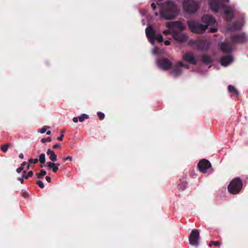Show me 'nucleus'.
I'll return each instance as SVG.
<instances>
[{
	"label": "nucleus",
	"mask_w": 248,
	"mask_h": 248,
	"mask_svg": "<svg viewBox=\"0 0 248 248\" xmlns=\"http://www.w3.org/2000/svg\"><path fill=\"white\" fill-rule=\"evenodd\" d=\"M64 130L61 131L62 135H60V137L57 138L58 140H59L60 141H62V140L63 137L64 136Z\"/></svg>",
	"instance_id": "473e14b6"
},
{
	"label": "nucleus",
	"mask_w": 248,
	"mask_h": 248,
	"mask_svg": "<svg viewBox=\"0 0 248 248\" xmlns=\"http://www.w3.org/2000/svg\"><path fill=\"white\" fill-rule=\"evenodd\" d=\"M68 159L71 160V157L70 156H67L66 157L63 158L64 161H66Z\"/></svg>",
	"instance_id": "a19ab883"
},
{
	"label": "nucleus",
	"mask_w": 248,
	"mask_h": 248,
	"mask_svg": "<svg viewBox=\"0 0 248 248\" xmlns=\"http://www.w3.org/2000/svg\"><path fill=\"white\" fill-rule=\"evenodd\" d=\"M89 118V116L86 114H83L78 117L79 121L80 122H83L85 119Z\"/></svg>",
	"instance_id": "393cba45"
},
{
	"label": "nucleus",
	"mask_w": 248,
	"mask_h": 248,
	"mask_svg": "<svg viewBox=\"0 0 248 248\" xmlns=\"http://www.w3.org/2000/svg\"><path fill=\"white\" fill-rule=\"evenodd\" d=\"M38 162V158H35V159L30 158L29 160V163L36 164Z\"/></svg>",
	"instance_id": "7c9ffc66"
},
{
	"label": "nucleus",
	"mask_w": 248,
	"mask_h": 248,
	"mask_svg": "<svg viewBox=\"0 0 248 248\" xmlns=\"http://www.w3.org/2000/svg\"><path fill=\"white\" fill-rule=\"evenodd\" d=\"M213 245H215L216 246H219L220 245V243L218 241L214 242V241H211L209 244V246L211 247Z\"/></svg>",
	"instance_id": "c756f323"
},
{
	"label": "nucleus",
	"mask_w": 248,
	"mask_h": 248,
	"mask_svg": "<svg viewBox=\"0 0 248 248\" xmlns=\"http://www.w3.org/2000/svg\"><path fill=\"white\" fill-rule=\"evenodd\" d=\"M177 65L178 66H179V67H185L186 69H188L189 68V67L188 66H187L186 65L183 64L181 62H178L177 63Z\"/></svg>",
	"instance_id": "f704fd0d"
},
{
	"label": "nucleus",
	"mask_w": 248,
	"mask_h": 248,
	"mask_svg": "<svg viewBox=\"0 0 248 248\" xmlns=\"http://www.w3.org/2000/svg\"><path fill=\"white\" fill-rule=\"evenodd\" d=\"M242 182L239 178H235L232 180L228 186L230 193L236 194L240 192L242 188Z\"/></svg>",
	"instance_id": "0eeeda50"
},
{
	"label": "nucleus",
	"mask_w": 248,
	"mask_h": 248,
	"mask_svg": "<svg viewBox=\"0 0 248 248\" xmlns=\"http://www.w3.org/2000/svg\"><path fill=\"white\" fill-rule=\"evenodd\" d=\"M54 148H61V146L59 144H56L53 146Z\"/></svg>",
	"instance_id": "37998d69"
},
{
	"label": "nucleus",
	"mask_w": 248,
	"mask_h": 248,
	"mask_svg": "<svg viewBox=\"0 0 248 248\" xmlns=\"http://www.w3.org/2000/svg\"><path fill=\"white\" fill-rule=\"evenodd\" d=\"M244 24V22L243 20H242L239 24H237V23L235 25V26L233 28H231L230 29V30H239L241 29V28L243 26Z\"/></svg>",
	"instance_id": "6ab92c4d"
},
{
	"label": "nucleus",
	"mask_w": 248,
	"mask_h": 248,
	"mask_svg": "<svg viewBox=\"0 0 248 248\" xmlns=\"http://www.w3.org/2000/svg\"><path fill=\"white\" fill-rule=\"evenodd\" d=\"M211 167V163L209 161L206 159L202 160L198 164V168L200 170L202 173H205L207 170Z\"/></svg>",
	"instance_id": "1a4fd4ad"
},
{
	"label": "nucleus",
	"mask_w": 248,
	"mask_h": 248,
	"mask_svg": "<svg viewBox=\"0 0 248 248\" xmlns=\"http://www.w3.org/2000/svg\"><path fill=\"white\" fill-rule=\"evenodd\" d=\"M46 134H47V135H50V134H51V131H47V132H46Z\"/></svg>",
	"instance_id": "09e8293b"
},
{
	"label": "nucleus",
	"mask_w": 248,
	"mask_h": 248,
	"mask_svg": "<svg viewBox=\"0 0 248 248\" xmlns=\"http://www.w3.org/2000/svg\"><path fill=\"white\" fill-rule=\"evenodd\" d=\"M206 42L205 41L201 40L197 42V46L199 49H204Z\"/></svg>",
	"instance_id": "412c9836"
},
{
	"label": "nucleus",
	"mask_w": 248,
	"mask_h": 248,
	"mask_svg": "<svg viewBox=\"0 0 248 248\" xmlns=\"http://www.w3.org/2000/svg\"><path fill=\"white\" fill-rule=\"evenodd\" d=\"M46 180L48 182H50V181H51V178H50V177H49V176H46Z\"/></svg>",
	"instance_id": "a18cd8bd"
},
{
	"label": "nucleus",
	"mask_w": 248,
	"mask_h": 248,
	"mask_svg": "<svg viewBox=\"0 0 248 248\" xmlns=\"http://www.w3.org/2000/svg\"><path fill=\"white\" fill-rule=\"evenodd\" d=\"M73 121L74 123H77L78 122V118L77 117H74Z\"/></svg>",
	"instance_id": "c03bdc74"
},
{
	"label": "nucleus",
	"mask_w": 248,
	"mask_h": 248,
	"mask_svg": "<svg viewBox=\"0 0 248 248\" xmlns=\"http://www.w3.org/2000/svg\"><path fill=\"white\" fill-rule=\"evenodd\" d=\"M158 67L163 70L169 69L171 65V62L166 59H163L157 62Z\"/></svg>",
	"instance_id": "9d476101"
},
{
	"label": "nucleus",
	"mask_w": 248,
	"mask_h": 248,
	"mask_svg": "<svg viewBox=\"0 0 248 248\" xmlns=\"http://www.w3.org/2000/svg\"><path fill=\"white\" fill-rule=\"evenodd\" d=\"M181 72L180 67H177L173 70L172 74L174 77H177L181 74Z\"/></svg>",
	"instance_id": "4be33fe9"
},
{
	"label": "nucleus",
	"mask_w": 248,
	"mask_h": 248,
	"mask_svg": "<svg viewBox=\"0 0 248 248\" xmlns=\"http://www.w3.org/2000/svg\"><path fill=\"white\" fill-rule=\"evenodd\" d=\"M187 24L192 32L198 34L203 33L209 26H216L217 25L215 19L209 15L204 16L202 18L201 23L195 21H189Z\"/></svg>",
	"instance_id": "f03ea898"
},
{
	"label": "nucleus",
	"mask_w": 248,
	"mask_h": 248,
	"mask_svg": "<svg viewBox=\"0 0 248 248\" xmlns=\"http://www.w3.org/2000/svg\"><path fill=\"white\" fill-rule=\"evenodd\" d=\"M146 35L150 43L153 45L156 40L158 43L162 42L163 36L160 34H156L154 29L150 26L148 27L145 30Z\"/></svg>",
	"instance_id": "423d86ee"
},
{
	"label": "nucleus",
	"mask_w": 248,
	"mask_h": 248,
	"mask_svg": "<svg viewBox=\"0 0 248 248\" xmlns=\"http://www.w3.org/2000/svg\"><path fill=\"white\" fill-rule=\"evenodd\" d=\"M199 231L197 230H193L189 237L190 245L194 246H197L199 245L198 240L199 239Z\"/></svg>",
	"instance_id": "6e6552de"
},
{
	"label": "nucleus",
	"mask_w": 248,
	"mask_h": 248,
	"mask_svg": "<svg viewBox=\"0 0 248 248\" xmlns=\"http://www.w3.org/2000/svg\"><path fill=\"white\" fill-rule=\"evenodd\" d=\"M49 128H50L49 126H44L41 129H40L38 130V132H39L41 134H44L46 131L47 129H49Z\"/></svg>",
	"instance_id": "a878e982"
},
{
	"label": "nucleus",
	"mask_w": 248,
	"mask_h": 248,
	"mask_svg": "<svg viewBox=\"0 0 248 248\" xmlns=\"http://www.w3.org/2000/svg\"><path fill=\"white\" fill-rule=\"evenodd\" d=\"M183 59L189 63L195 64L196 63V59L194 55L190 52L185 53L183 56Z\"/></svg>",
	"instance_id": "f8f14e48"
},
{
	"label": "nucleus",
	"mask_w": 248,
	"mask_h": 248,
	"mask_svg": "<svg viewBox=\"0 0 248 248\" xmlns=\"http://www.w3.org/2000/svg\"><path fill=\"white\" fill-rule=\"evenodd\" d=\"M47 154L49 155V159L50 160L53 162L57 161V155L53 150L48 149L47 151Z\"/></svg>",
	"instance_id": "f3484780"
},
{
	"label": "nucleus",
	"mask_w": 248,
	"mask_h": 248,
	"mask_svg": "<svg viewBox=\"0 0 248 248\" xmlns=\"http://www.w3.org/2000/svg\"><path fill=\"white\" fill-rule=\"evenodd\" d=\"M26 162H23L22 164H21V167H22L23 168L24 167V166L25 165H26Z\"/></svg>",
	"instance_id": "de8ad7c7"
},
{
	"label": "nucleus",
	"mask_w": 248,
	"mask_h": 248,
	"mask_svg": "<svg viewBox=\"0 0 248 248\" xmlns=\"http://www.w3.org/2000/svg\"><path fill=\"white\" fill-rule=\"evenodd\" d=\"M220 47L221 50L224 52H229L232 50V45L228 42L221 43Z\"/></svg>",
	"instance_id": "2eb2a0df"
},
{
	"label": "nucleus",
	"mask_w": 248,
	"mask_h": 248,
	"mask_svg": "<svg viewBox=\"0 0 248 248\" xmlns=\"http://www.w3.org/2000/svg\"><path fill=\"white\" fill-rule=\"evenodd\" d=\"M151 6H152V8H153V10H155V9H156V6H155V4L154 3H152L151 4Z\"/></svg>",
	"instance_id": "ea45409f"
},
{
	"label": "nucleus",
	"mask_w": 248,
	"mask_h": 248,
	"mask_svg": "<svg viewBox=\"0 0 248 248\" xmlns=\"http://www.w3.org/2000/svg\"><path fill=\"white\" fill-rule=\"evenodd\" d=\"M201 59L202 62L205 63H209L211 62V59L206 55L202 56Z\"/></svg>",
	"instance_id": "aec40b11"
},
{
	"label": "nucleus",
	"mask_w": 248,
	"mask_h": 248,
	"mask_svg": "<svg viewBox=\"0 0 248 248\" xmlns=\"http://www.w3.org/2000/svg\"><path fill=\"white\" fill-rule=\"evenodd\" d=\"M23 168L22 167H20L19 168L17 169L16 172L17 173H19L23 170Z\"/></svg>",
	"instance_id": "4c0bfd02"
},
{
	"label": "nucleus",
	"mask_w": 248,
	"mask_h": 248,
	"mask_svg": "<svg viewBox=\"0 0 248 248\" xmlns=\"http://www.w3.org/2000/svg\"><path fill=\"white\" fill-rule=\"evenodd\" d=\"M9 146V144H5L1 146V149L4 152H6L7 151L8 148Z\"/></svg>",
	"instance_id": "c85d7f7f"
},
{
	"label": "nucleus",
	"mask_w": 248,
	"mask_h": 248,
	"mask_svg": "<svg viewBox=\"0 0 248 248\" xmlns=\"http://www.w3.org/2000/svg\"><path fill=\"white\" fill-rule=\"evenodd\" d=\"M246 40V36L244 34L235 35L232 38L233 43H242Z\"/></svg>",
	"instance_id": "ddd939ff"
},
{
	"label": "nucleus",
	"mask_w": 248,
	"mask_h": 248,
	"mask_svg": "<svg viewBox=\"0 0 248 248\" xmlns=\"http://www.w3.org/2000/svg\"><path fill=\"white\" fill-rule=\"evenodd\" d=\"M233 61L232 58L230 56H227L222 58L220 60L221 64L224 66H227Z\"/></svg>",
	"instance_id": "4468645a"
},
{
	"label": "nucleus",
	"mask_w": 248,
	"mask_h": 248,
	"mask_svg": "<svg viewBox=\"0 0 248 248\" xmlns=\"http://www.w3.org/2000/svg\"><path fill=\"white\" fill-rule=\"evenodd\" d=\"M26 171H24L23 174L22 175V177L25 179H28L29 177H31L33 175V172L32 171H30L28 174H26Z\"/></svg>",
	"instance_id": "b1692460"
},
{
	"label": "nucleus",
	"mask_w": 248,
	"mask_h": 248,
	"mask_svg": "<svg viewBox=\"0 0 248 248\" xmlns=\"http://www.w3.org/2000/svg\"><path fill=\"white\" fill-rule=\"evenodd\" d=\"M226 2H228L229 1V0H225Z\"/></svg>",
	"instance_id": "3c124183"
},
{
	"label": "nucleus",
	"mask_w": 248,
	"mask_h": 248,
	"mask_svg": "<svg viewBox=\"0 0 248 248\" xmlns=\"http://www.w3.org/2000/svg\"><path fill=\"white\" fill-rule=\"evenodd\" d=\"M17 180L19 181L22 184L24 182L23 177L22 178H18Z\"/></svg>",
	"instance_id": "79ce46f5"
},
{
	"label": "nucleus",
	"mask_w": 248,
	"mask_h": 248,
	"mask_svg": "<svg viewBox=\"0 0 248 248\" xmlns=\"http://www.w3.org/2000/svg\"><path fill=\"white\" fill-rule=\"evenodd\" d=\"M46 171L43 170H42L40 173L36 174V176L38 178H40L41 177L46 175Z\"/></svg>",
	"instance_id": "bb28decb"
},
{
	"label": "nucleus",
	"mask_w": 248,
	"mask_h": 248,
	"mask_svg": "<svg viewBox=\"0 0 248 248\" xmlns=\"http://www.w3.org/2000/svg\"><path fill=\"white\" fill-rule=\"evenodd\" d=\"M217 31V28L215 27L209 30V31L210 32H216Z\"/></svg>",
	"instance_id": "e433bc0d"
},
{
	"label": "nucleus",
	"mask_w": 248,
	"mask_h": 248,
	"mask_svg": "<svg viewBox=\"0 0 248 248\" xmlns=\"http://www.w3.org/2000/svg\"><path fill=\"white\" fill-rule=\"evenodd\" d=\"M209 4L214 12L217 13L220 10L223 18L226 20H231L233 17L234 9L233 6L222 4L220 0H209Z\"/></svg>",
	"instance_id": "7ed1b4c3"
},
{
	"label": "nucleus",
	"mask_w": 248,
	"mask_h": 248,
	"mask_svg": "<svg viewBox=\"0 0 248 248\" xmlns=\"http://www.w3.org/2000/svg\"><path fill=\"white\" fill-rule=\"evenodd\" d=\"M157 0L159 14L161 18L166 20L174 19L179 14L177 5L172 1L167 0L163 3Z\"/></svg>",
	"instance_id": "f257e3e1"
},
{
	"label": "nucleus",
	"mask_w": 248,
	"mask_h": 248,
	"mask_svg": "<svg viewBox=\"0 0 248 248\" xmlns=\"http://www.w3.org/2000/svg\"><path fill=\"white\" fill-rule=\"evenodd\" d=\"M228 90L230 93H233V94L235 95L236 96H237L238 95V91L236 90L234 87L231 85L229 86Z\"/></svg>",
	"instance_id": "a211bd4d"
},
{
	"label": "nucleus",
	"mask_w": 248,
	"mask_h": 248,
	"mask_svg": "<svg viewBox=\"0 0 248 248\" xmlns=\"http://www.w3.org/2000/svg\"><path fill=\"white\" fill-rule=\"evenodd\" d=\"M30 164H29V165L27 166V170H29V169H30Z\"/></svg>",
	"instance_id": "8fccbe9b"
},
{
	"label": "nucleus",
	"mask_w": 248,
	"mask_h": 248,
	"mask_svg": "<svg viewBox=\"0 0 248 248\" xmlns=\"http://www.w3.org/2000/svg\"><path fill=\"white\" fill-rule=\"evenodd\" d=\"M176 31L174 33L173 38L178 42L183 43L186 42L187 39V36L183 33H179Z\"/></svg>",
	"instance_id": "9b49d317"
},
{
	"label": "nucleus",
	"mask_w": 248,
	"mask_h": 248,
	"mask_svg": "<svg viewBox=\"0 0 248 248\" xmlns=\"http://www.w3.org/2000/svg\"><path fill=\"white\" fill-rule=\"evenodd\" d=\"M152 52L154 55H157L160 53V50L158 48L155 47L152 50Z\"/></svg>",
	"instance_id": "cd10ccee"
},
{
	"label": "nucleus",
	"mask_w": 248,
	"mask_h": 248,
	"mask_svg": "<svg viewBox=\"0 0 248 248\" xmlns=\"http://www.w3.org/2000/svg\"><path fill=\"white\" fill-rule=\"evenodd\" d=\"M46 166L49 169H52V171L54 172H56L59 169V167L60 166V164H56L52 162H47L46 163Z\"/></svg>",
	"instance_id": "dca6fc26"
},
{
	"label": "nucleus",
	"mask_w": 248,
	"mask_h": 248,
	"mask_svg": "<svg viewBox=\"0 0 248 248\" xmlns=\"http://www.w3.org/2000/svg\"><path fill=\"white\" fill-rule=\"evenodd\" d=\"M97 115H98V116L99 117V118H100V119H101V120L103 119L105 117L104 114L101 112H98L97 113Z\"/></svg>",
	"instance_id": "2f4dec72"
},
{
	"label": "nucleus",
	"mask_w": 248,
	"mask_h": 248,
	"mask_svg": "<svg viewBox=\"0 0 248 248\" xmlns=\"http://www.w3.org/2000/svg\"><path fill=\"white\" fill-rule=\"evenodd\" d=\"M164 44L166 46H169L170 45V42L169 40H166L164 42Z\"/></svg>",
	"instance_id": "58836bf2"
},
{
	"label": "nucleus",
	"mask_w": 248,
	"mask_h": 248,
	"mask_svg": "<svg viewBox=\"0 0 248 248\" xmlns=\"http://www.w3.org/2000/svg\"><path fill=\"white\" fill-rule=\"evenodd\" d=\"M45 154H41L39 155V159H38V161L40 162L42 164H44L46 162V158H45Z\"/></svg>",
	"instance_id": "5701e85b"
},
{
	"label": "nucleus",
	"mask_w": 248,
	"mask_h": 248,
	"mask_svg": "<svg viewBox=\"0 0 248 248\" xmlns=\"http://www.w3.org/2000/svg\"><path fill=\"white\" fill-rule=\"evenodd\" d=\"M166 26L168 29L163 31V34L165 35L171 34L172 37L175 32L181 31L185 29L184 25L179 21L167 22L166 23Z\"/></svg>",
	"instance_id": "20e7f679"
},
{
	"label": "nucleus",
	"mask_w": 248,
	"mask_h": 248,
	"mask_svg": "<svg viewBox=\"0 0 248 248\" xmlns=\"http://www.w3.org/2000/svg\"><path fill=\"white\" fill-rule=\"evenodd\" d=\"M23 154L22 153H20L19 155V157L20 158H23Z\"/></svg>",
	"instance_id": "49530a36"
},
{
	"label": "nucleus",
	"mask_w": 248,
	"mask_h": 248,
	"mask_svg": "<svg viewBox=\"0 0 248 248\" xmlns=\"http://www.w3.org/2000/svg\"><path fill=\"white\" fill-rule=\"evenodd\" d=\"M41 141L43 143H45V142H50L51 141V139L50 138H44V139H42L41 140Z\"/></svg>",
	"instance_id": "72a5a7b5"
},
{
	"label": "nucleus",
	"mask_w": 248,
	"mask_h": 248,
	"mask_svg": "<svg viewBox=\"0 0 248 248\" xmlns=\"http://www.w3.org/2000/svg\"><path fill=\"white\" fill-rule=\"evenodd\" d=\"M37 184L41 188H43L44 187L43 183L41 181H37Z\"/></svg>",
	"instance_id": "c9c22d12"
},
{
	"label": "nucleus",
	"mask_w": 248,
	"mask_h": 248,
	"mask_svg": "<svg viewBox=\"0 0 248 248\" xmlns=\"http://www.w3.org/2000/svg\"><path fill=\"white\" fill-rule=\"evenodd\" d=\"M183 7L184 10L188 13H194L199 8L200 3L196 0H183Z\"/></svg>",
	"instance_id": "39448f33"
}]
</instances>
